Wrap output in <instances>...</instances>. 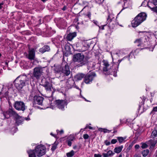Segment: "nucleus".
<instances>
[{
	"mask_svg": "<svg viewBox=\"0 0 157 157\" xmlns=\"http://www.w3.org/2000/svg\"><path fill=\"white\" fill-rule=\"evenodd\" d=\"M31 83V79L29 75H21L14 81V85L19 90H21L24 86Z\"/></svg>",
	"mask_w": 157,
	"mask_h": 157,
	"instance_id": "obj_1",
	"label": "nucleus"
},
{
	"mask_svg": "<svg viewBox=\"0 0 157 157\" xmlns=\"http://www.w3.org/2000/svg\"><path fill=\"white\" fill-rule=\"evenodd\" d=\"M50 134L52 135V136H53L54 137H55V136L52 133H51Z\"/></svg>",
	"mask_w": 157,
	"mask_h": 157,
	"instance_id": "obj_55",
	"label": "nucleus"
},
{
	"mask_svg": "<svg viewBox=\"0 0 157 157\" xmlns=\"http://www.w3.org/2000/svg\"><path fill=\"white\" fill-rule=\"evenodd\" d=\"M56 104L58 108L62 110H63L65 107H66L67 103L65 100H56Z\"/></svg>",
	"mask_w": 157,
	"mask_h": 157,
	"instance_id": "obj_11",
	"label": "nucleus"
},
{
	"mask_svg": "<svg viewBox=\"0 0 157 157\" xmlns=\"http://www.w3.org/2000/svg\"><path fill=\"white\" fill-rule=\"evenodd\" d=\"M99 157H101V155L99 154Z\"/></svg>",
	"mask_w": 157,
	"mask_h": 157,
	"instance_id": "obj_61",
	"label": "nucleus"
},
{
	"mask_svg": "<svg viewBox=\"0 0 157 157\" xmlns=\"http://www.w3.org/2000/svg\"><path fill=\"white\" fill-rule=\"evenodd\" d=\"M13 106L14 108L17 110L24 111L25 109V103L21 101H15Z\"/></svg>",
	"mask_w": 157,
	"mask_h": 157,
	"instance_id": "obj_6",
	"label": "nucleus"
},
{
	"mask_svg": "<svg viewBox=\"0 0 157 157\" xmlns=\"http://www.w3.org/2000/svg\"><path fill=\"white\" fill-rule=\"evenodd\" d=\"M105 145L107 146L109 145L110 144V142L108 141V140H105Z\"/></svg>",
	"mask_w": 157,
	"mask_h": 157,
	"instance_id": "obj_37",
	"label": "nucleus"
},
{
	"mask_svg": "<svg viewBox=\"0 0 157 157\" xmlns=\"http://www.w3.org/2000/svg\"><path fill=\"white\" fill-rule=\"evenodd\" d=\"M57 133H58V132H59L60 134H62L63 133V130H61L60 131H59V130H57Z\"/></svg>",
	"mask_w": 157,
	"mask_h": 157,
	"instance_id": "obj_44",
	"label": "nucleus"
},
{
	"mask_svg": "<svg viewBox=\"0 0 157 157\" xmlns=\"http://www.w3.org/2000/svg\"><path fill=\"white\" fill-rule=\"evenodd\" d=\"M61 71L66 76H67L70 75V71L69 66L67 63H65V64L60 67L59 71H57L58 72Z\"/></svg>",
	"mask_w": 157,
	"mask_h": 157,
	"instance_id": "obj_8",
	"label": "nucleus"
},
{
	"mask_svg": "<svg viewBox=\"0 0 157 157\" xmlns=\"http://www.w3.org/2000/svg\"><path fill=\"white\" fill-rule=\"evenodd\" d=\"M148 7L151 10L154 12L157 13V7H154L151 8L148 5Z\"/></svg>",
	"mask_w": 157,
	"mask_h": 157,
	"instance_id": "obj_29",
	"label": "nucleus"
},
{
	"mask_svg": "<svg viewBox=\"0 0 157 157\" xmlns=\"http://www.w3.org/2000/svg\"><path fill=\"white\" fill-rule=\"evenodd\" d=\"M88 128L89 129H93V128L90 126H88L87 125L86 127L85 128V129H86L87 128Z\"/></svg>",
	"mask_w": 157,
	"mask_h": 157,
	"instance_id": "obj_39",
	"label": "nucleus"
},
{
	"mask_svg": "<svg viewBox=\"0 0 157 157\" xmlns=\"http://www.w3.org/2000/svg\"><path fill=\"white\" fill-rule=\"evenodd\" d=\"M121 60H118V62L119 63V64L120 63V62H121Z\"/></svg>",
	"mask_w": 157,
	"mask_h": 157,
	"instance_id": "obj_56",
	"label": "nucleus"
},
{
	"mask_svg": "<svg viewBox=\"0 0 157 157\" xmlns=\"http://www.w3.org/2000/svg\"><path fill=\"white\" fill-rule=\"evenodd\" d=\"M54 148V149H55V148L54 147V146H53L52 148V149Z\"/></svg>",
	"mask_w": 157,
	"mask_h": 157,
	"instance_id": "obj_57",
	"label": "nucleus"
},
{
	"mask_svg": "<svg viewBox=\"0 0 157 157\" xmlns=\"http://www.w3.org/2000/svg\"><path fill=\"white\" fill-rule=\"evenodd\" d=\"M35 51L36 49L33 48L29 49L28 53L25 54L26 57L30 60H34L35 58Z\"/></svg>",
	"mask_w": 157,
	"mask_h": 157,
	"instance_id": "obj_9",
	"label": "nucleus"
},
{
	"mask_svg": "<svg viewBox=\"0 0 157 157\" xmlns=\"http://www.w3.org/2000/svg\"><path fill=\"white\" fill-rule=\"evenodd\" d=\"M153 3L155 5H157V0H153Z\"/></svg>",
	"mask_w": 157,
	"mask_h": 157,
	"instance_id": "obj_41",
	"label": "nucleus"
},
{
	"mask_svg": "<svg viewBox=\"0 0 157 157\" xmlns=\"http://www.w3.org/2000/svg\"><path fill=\"white\" fill-rule=\"evenodd\" d=\"M74 151L73 150H72L69 152L67 153V156L68 157H71L74 155Z\"/></svg>",
	"mask_w": 157,
	"mask_h": 157,
	"instance_id": "obj_24",
	"label": "nucleus"
},
{
	"mask_svg": "<svg viewBox=\"0 0 157 157\" xmlns=\"http://www.w3.org/2000/svg\"><path fill=\"white\" fill-rule=\"evenodd\" d=\"M44 98L40 96H35L34 98V102L35 104L42 105Z\"/></svg>",
	"mask_w": 157,
	"mask_h": 157,
	"instance_id": "obj_13",
	"label": "nucleus"
},
{
	"mask_svg": "<svg viewBox=\"0 0 157 157\" xmlns=\"http://www.w3.org/2000/svg\"><path fill=\"white\" fill-rule=\"evenodd\" d=\"M94 157H98V154H95L94 155Z\"/></svg>",
	"mask_w": 157,
	"mask_h": 157,
	"instance_id": "obj_54",
	"label": "nucleus"
},
{
	"mask_svg": "<svg viewBox=\"0 0 157 157\" xmlns=\"http://www.w3.org/2000/svg\"><path fill=\"white\" fill-rule=\"evenodd\" d=\"M82 98H83L85 100V101H90H90H88V100H86V99L85 98H84V97H82Z\"/></svg>",
	"mask_w": 157,
	"mask_h": 157,
	"instance_id": "obj_51",
	"label": "nucleus"
},
{
	"mask_svg": "<svg viewBox=\"0 0 157 157\" xmlns=\"http://www.w3.org/2000/svg\"><path fill=\"white\" fill-rule=\"evenodd\" d=\"M139 145L138 144H136L135 146V148L136 149H139Z\"/></svg>",
	"mask_w": 157,
	"mask_h": 157,
	"instance_id": "obj_42",
	"label": "nucleus"
},
{
	"mask_svg": "<svg viewBox=\"0 0 157 157\" xmlns=\"http://www.w3.org/2000/svg\"><path fill=\"white\" fill-rule=\"evenodd\" d=\"M114 72L115 73L114 74L113 76L115 77H116L117 76L116 72L115 71H114Z\"/></svg>",
	"mask_w": 157,
	"mask_h": 157,
	"instance_id": "obj_52",
	"label": "nucleus"
},
{
	"mask_svg": "<svg viewBox=\"0 0 157 157\" xmlns=\"http://www.w3.org/2000/svg\"><path fill=\"white\" fill-rule=\"evenodd\" d=\"M123 147L122 146H121L118 147H116L114 148V151L116 153H119L122 151Z\"/></svg>",
	"mask_w": 157,
	"mask_h": 157,
	"instance_id": "obj_20",
	"label": "nucleus"
},
{
	"mask_svg": "<svg viewBox=\"0 0 157 157\" xmlns=\"http://www.w3.org/2000/svg\"><path fill=\"white\" fill-rule=\"evenodd\" d=\"M149 152V150L148 149H146L142 151V153L143 156L144 157L147 156Z\"/></svg>",
	"mask_w": 157,
	"mask_h": 157,
	"instance_id": "obj_23",
	"label": "nucleus"
},
{
	"mask_svg": "<svg viewBox=\"0 0 157 157\" xmlns=\"http://www.w3.org/2000/svg\"><path fill=\"white\" fill-rule=\"evenodd\" d=\"M89 137V136L87 134H85L83 136V138L85 139H87Z\"/></svg>",
	"mask_w": 157,
	"mask_h": 157,
	"instance_id": "obj_36",
	"label": "nucleus"
},
{
	"mask_svg": "<svg viewBox=\"0 0 157 157\" xmlns=\"http://www.w3.org/2000/svg\"><path fill=\"white\" fill-rule=\"evenodd\" d=\"M76 36V33H70L67 35L66 38L68 40L71 41L74 37H75Z\"/></svg>",
	"mask_w": 157,
	"mask_h": 157,
	"instance_id": "obj_15",
	"label": "nucleus"
},
{
	"mask_svg": "<svg viewBox=\"0 0 157 157\" xmlns=\"http://www.w3.org/2000/svg\"><path fill=\"white\" fill-rule=\"evenodd\" d=\"M147 15L145 13L141 12L137 15L132 21V25L133 27H136L146 20Z\"/></svg>",
	"mask_w": 157,
	"mask_h": 157,
	"instance_id": "obj_2",
	"label": "nucleus"
},
{
	"mask_svg": "<svg viewBox=\"0 0 157 157\" xmlns=\"http://www.w3.org/2000/svg\"><path fill=\"white\" fill-rule=\"evenodd\" d=\"M103 65L105 66V67L103 68V71L104 74L106 75H110V72L107 69V67L109 66L108 62L103 60Z\"/></svg>",
	"mask_w": 157,
	"mask_h": 157,
	"instance_id": "obj_12",
	"label": "nucleus"
},
{
	"mask_svg": "<svg viewBox=\"0 0 157 157\" xmlns=\"http://www.w3.org/2000/svg\"><path fill=\"white\" fill-rule=\"evenodd\" d=\"M70 44L69 43L67 44L65 46V48L66 51H69L71 49V48L69 46Z\"/></svg>",
	"mask_w": 157,
	"mask_h": 157,
	"instance_id": "obj_27",
	"label": "nucleus"
},
{
	"mask_svg": "<svg viewBox=\"0 0 157 157\" xmlns=\"http://www.w3.org/2000/svg\"><path fill=\"white\" fill-rule=\"evenodd\" d=\"M99 131H100L101 132H103L104 133H106L107 132H110V131L108 130L105 129H103L101 128H99Z\"/></svg>",
	"mask_w": 157,
	"mask_h": 157,
	"instance_id": "obj_28",
	"label": "nucleus"
},
{
	"mask_svg": "<svg viewBox=\"0 0 157 157\" xmlns=\"http://www.w3.org/2000/svg\"><path fill=\"white\" fill-rule=\"evenodd\" d=\"M148 145L145 143H143L142 144L141 147L143 148H145L147 147Z\"/></svg>",
	"mask_w": 157,
	"mask_h": 157,
	"instance_id": "obj_32",
	"label": "nucleus"
},
{
	"mask_svg": "<svg viewBox=\"0 0 157 157\" xmlns=\"http://www.w3.org/2000/svg\"><path fill=\"white\" fill-rule=\"evenodd\" d=\"M117 142V140L113 139L111 140V143L112 144H115Z\"/></svg>",
	"mask_w": 157,
	"mask_h": 157,
	"instance_id": "obj_35",
	"label": "nucleus"
},
{
	"mask_svg": "<svg viewBox=\"0 0 157 157\" xmlns=\"http://www.w3.org/2000/svg\"><path fill=\"white\" fill-rule=\"evenodd\" d=\"M154 112H157V106L153 108L151 112V113H153Z\"/></svg>",
	"mask_w": 157,
	"mask_h": 157,
	"instance_id": "obj_33",
	"label": "nucleus"
},
{
	"mask_svg": "<svg viewBox=\"0 0 157 157\" xmlns=\"http://www.w3.org/2000/svg\"><path fill=\"white\" fill-rule=\"evenodd\" d=\"M1 56V54L0 53V56Z\"/></svg>",
	"mask_w": 157,
	"mask_h": 157,
	"instance_id": "obj_64",
	"label": "nucleus"
},
{
	"mask_svg": "<svg viewBox=\"0 0 157 157\" xmlns=\"http://www.w3.org/2000/svg\"><path fill=\"white\" fill-rule=\"evenodd\" d=\"M66 142L67 143L68 146H71V145L72 144V142L71 141H68L67 140H66Z\"/></svg>",
	"mask_w": 157,
	"mask_h": 157,
	"instance_id": "obj_34",
	"label": "nucleus"
},
{
	"mask_svg": "<svg viewBox=\"0 0 157 157\" xmlns=\"http://www.w3.org/2000/svg\"><path fill=\"white\" fill-rule=\"evenodd\" d=\"M15 118L16 119V123L18 125L21 124L23 121L24 120L23 118L19 115V117H16Z\"/></svg>",
	"mask_w": 157,
	"mask_h": 157,
	"instance_id": "obj_18",
	"label": "nucleus"
},
{
	"mask_svg": "<svg viewBox=\"0 0 157 157\" xmlns=\"http://www.w3.org/2000/svg\"><path fill=\"white\" fill-rule=\"evenodd\" d=\"M141 41V40L140 39H137V40H136L135 41V43H136V42H140Z\"/></svg>",
	"mask_w": 157,
	"mask_h": 157,
	"instance_id": "obj_45",
	"label": "nucleus"
},
{
	"mask_svg": "<svg viewBox=\"0 0 157 157\" xmlns=\"http://www.w3.org/2000/svg\"><path fill=\"white\" fill-rule=\"evenodd\" d=\"M122 157V155H120L119 156V157Z\"/></svg>",
	"mask_w": 157,
	"mask_h": 157,
	"instance_id": "obj_59",
	"label": "nucleus"
},
{
	"mask_svg": "<svg viewBox=\"0 0 157 157\" xmlns=\"http://www.w3.org/2000/svg\"><path fill=\"white\" fill-rule=\"evenodd\" d=\"M106 25H103L101 26V27L99 26V28L101 29L102 30H103L104 29V27Z\"/></svg>",
	"mask_w": 157,
	"mask_h": 157,
	"instance_id": "obj_40",
	"label": "nucleus"
},
{
	"mask_svg": "<svg viewBox=\"0 0 157 157\" xmlns=\"http://www.w3.org/2000/svg\"><path fill=\"white\" fill-rule=\"evenodd\" d=\"M102 155L104 157H108L109 156L107 153H102Z\"/></svg>",
	"mask_w": 157,
	"mask_h": 157,
	"instance_id": "obj_38",
	"label": "nucleus"
},
{
	"mask_svg": "<svg viewBox=\"0 0 157 157\" xmlns=\"http://www.w3.org/2000/svg\"><path fill=\"white\" fill-rule=\"evenodd\" d=\"M50 50L49 46L48 45L44 46L42 48L40 49L39 51L43 53L44 52L48 51Z\"/></svg>",
	"mask_w": 157,
	"mask_h": 157,
	"instance_id": "obj_17",
	"label": "nucleus"
},
{
	"mask_svg": "<svg viewBox=\"0 0 157 157\" xmlns=\"http://www.w3.org/2000/svg\"><path fill=\"white\" fill-rule=\"evenodd\" d=\"M42 86L44 87L45 89L47 91H52V83L46 81L42 85Z\"/></svg>",
	"mask_w": 157,
	"mask_h": 157,
	"instance_id": "obj_14",
	"label": "nucleus"
},
{
	"mask_svg": "<svg viewBox=\"0 0 157 157\" xmlns=\"http://www.w3.org/2000/svg\"><path fill=\"white\" fill-rule=\"evenodd\" d=\"M149 141L151 144V147H154L157 141L156 140H151Z\"/></svg>",
	"mask_w": 157,
	"mask_h": 157,
	"instance_id": "obj_22",
	"label": "nucleus"
},
{
	"mask_svg": "<svg viewBox=\"0 0 157 157\" xmlns=\"http://www.w3.org/2000/svg\"><path fill=\"white\" fill-rule=\"evenodd\" d=\"M84 58V56L83 54L78 53L73 56V60L75 62L80 63L79 67L82 66L85 64V63L83 62Z\"/></svg>",
	"mask_w": 157,
	"mask_h": 157,
	"instance_id": "obj_4",
	"label": "nucleus"
},
{
	"mask_svg": "<svg viewBox=\"0 0 157 157\" xmlns=\"http://www.w3.org/2000/svg\"><path fill=\"white\" fill-rule=\"evenodd\" d=\"M85 75L82 73H79L76 75L74 77V78L76 81L82 80L84 77Z\"/></svg>",
	"mask_w": 157,
	"mask_h": 157,
	"instance_id": "obj_16",
	"label": "nucleus"
},
{
	"mask_svg": "<svg viewBox=\"0 0 157 157\" xmlns=\"http://www.w3.org/2000/svg\"><path fill=\"white\" fill-rule=\"evenodd\" d=\"M116 132V131H114L113 132V133H115V132Z\"/></svg>",
	"mask_w": 157,
	"mask_h": 157,
	"instance_id": "obj_62",
	"label": "nucleus"
},
{
	"mask_svg": "<svg viewBox=\"0 0 157 157\" xmlns=\"http://www.w3.org/2000/svg\"><path fill=\"white\" fill-rule=\"evenodd\" d=\"M44 67H37L33 69V76L36 79L39 80L43 77V69Z\"/></svg>",
	"mask_w": 157,
	"mask_h": 157,
	"instance_id": "obj_3",
	"label": "nucleus"
},
{
	"mask_svg": "<svg viewBox=\"0 0 157 157\" xmlns=\"http://www.w3.org/2000/svg\"><path fill=\"white\" fill-rule=\"evenodd\" d=\"M25 119H26V120H28V119H27V118H25Z\"/></svg>",
	"mask_w": 157,
	"mask_h": 157,
	"instance_id": "obj_63",
	"label": "nucleus"
},
{
	"mask_svg": "<svg viewBox=\"0 0 157 157\" xmlns=\"http://www.w3.org/2000/svg\"><path fill=\"white\" fill-rule=\"evenodd\" d=\"M3 5V3H0V9H1L2 8V6Z\"/></svg>",
	"mask_w": 157,
	"mask_h": 157,
	"instance_id": "obj_49",
	"label": "nucleus"
},
{
	"mask_svg": "<svg viewBox=\"0 0 157 157\" xmlns=\"http://www.w3.org/2000/svg\"><path fill=\"white\" fill-rule=\"evenodd\" d=\"M54 148V149H55V148L54 147V146H53L52 148V149Z\"/></svg>",
	"mask_w": 157,
	"mask_h": 157,
	"instance_id": "obj_58",
	"label": "nucleus"
},
{
	"mask_svg": "<svg viewBox=\"0 0 157 157\" xmlns=\"http://www.w3.org/2000/svg\"><path fill=\"white\" fill-rule=\"evenodd\" d=\"M87 15L89 18H90L91 16V13L90 12H88Z\"/></svg>",
	"mask_w": 157,
	"mask_h": 157,
	"instance_id": "obj_46",
	"label": "nucleus"
},
{
	"mask_svg": "<svg viewBox=\"0 0 157 157\" xmlns=\"http://www.w3.org/2000/svg\"><path fill=\"white\" fill-rule=\"evenodd\" d=\"M113 18L114 17H113V14H109L108 16V17L107 18V21H108V22H111Z\"/></svg>",
	"mask_w": 157,
	"mask_h": 157,
	"instance_id": "obj_25",
	"label": "nucleus"
},
{
	"mask_svg": "<svg viewBox=\"0 0 157 157\" xmlns=\"http://www.w3.org/2000/svg\"><path fill=\"white\" fill-rule=\"evenodd\" d=\"M96 75L94 72H91L84 76V82L86 84L90 83L92 82L94 77L96 76Z\"/></svg>",
	"mask_w": 157,
	"mask_h": 157,
	"instance_id": "obj_10",
	"label": "nucleus"
},
{
	"mask_svg": "<svg viewBox=\"0 0 157 157\" xmlns=\"http://www.w3.org/2000/svg\"><path fill=\"white\" fill-rule=\"evenodd\" d=\"M3 114L5 117L7 118H8V116H7V115H9V117L13 116L15 118L16 117H19V115L14 110L12 107H9L7 111L4 112Z\"/></svg>",
	"mask_w": 157,
	"mask_h": 157,
	"instance_id": "obj_7",
	"label": "nucleus"
},
{
	"mask_svg": "<svg viewBox=\"0 0 157 157\" xmlns=\"http://www.w3.org/2000/svg\"><path fill=\"white\" fill-rule=\"evenodd\" d=\"M39 21L40 24H41L43 22L42 21L41 19H40Z\"/></svg>",
	"mask_w": 157,
	"mask_h": 157,
	"instance_id": "obj_50",
	"label": "nucleus"
},
{
	"mask_svg": "<svg viewBox=\"0 0 157 157\" xmlns=\"http://www.w3.org/2000/svg\"><path fill=\"white\" fill-rule=\"evenodd\" d=\"M146 99V98L145 97L143 96V100L144 101H145Z\"/></svg>",
	"mask_w": 157,
	"mask_h": 157,
	"instance_id": "obj_53",
	"label": "nucleus"
},
{
	"mask_svg": "<svg viewBox=\"0 0 157 157\" xmlns=\"http://www.w3.org/2000/svg\"><path fill=\"white\" fill-rule=\"evenodd\" d=\"M67 8V7L66 6H65L63 7L62 8V10L64 11Z\"/></svg>",
	"mask_w": 157,
	"mask_h": 157,
	"instance_id": "obj_47",
	"label": "nucleus"
},
{
	"mask_svg": "<svg viewBox=\"0 0 157 157\" xmlns=\"http://www.w3.org/2000/svg\"><path fill=\"white\" fill-rule=\"evenodd\" d=\"M93 22L96 25H97L98 21H97L94 20L93 21Z\"/></svg>",
	"mask_w": 157,
	"mask_h": 157,
	"instance_id": "obj_43",
	"label": "nucleus"
},
{
	"mask_svg": "<svg viewBox=\"0 0 157 157\" xmlns=\"http://www.w3.org/2000/svg\"><path fill=\"white\" fill-rule=\"evenodd\" d=\"M134 157H141V156H139L138 154H136L134 155Z\"/></svg>",
	"mask_w": 157,
	"mask_h": 157,
	"instance_id": "obj_48",
	"label": "nucleus"
},
{
	"mask_svg": "<svg viewBox=\"0 0 157 157\" xmlns=\"http://www.w3.org/2000/svg\"><path fill=\"white\" fill-rule=\"evenodd\" d=\"M35 151L37 156L40 157L45 154L46 148L44 146L39 145L36 147Z\"/></svg>",
	"mask_w": 157,
	"mask_h": 157,
	"instance_id": "obj_5",
	"label": "nucleus"
},
{
	"mask_svg": "<svg viewBox=\"0 0 157 157\" xmlns=\"http://www.w3.org/2000/svg\"><path fill=\"white\" fill-rule=\"evenodd\" d=\"M107 154H108L109 156H111L114 154V153L111 150L108 151L107 152Z\"/></svg>",
	"mask_w": 157,
	"mask_h": 157,
	"instance_id": "obj_31",
	"label": "nucleus"
},
{
	"mask_svg": "<svg viewBox=\"0 0 157 157\" xmlns=\"http://www.w3.org/2000/svg\"><path fill=\"white\" fill-rule=\"evenodd\" d=\"M74 139L75 137L73 136L72 135H70L67 138V140L71 142Z\"/></svg>",
	"mask_w": 157,
	"mask_h": 157,
	"instance_id": "obj_26",
	"label": "nucleus"
},
{
	"mask_svg": "<svg viewBox=\"0 0 157 157\" xmlns=\"http://www.w3.org/2000/svg\"><path fill=\"white\" fill-rule=\"evenodd\" d=\"M117 138L119 142L120 143L122 142L124 140V138L122 137H117Z\"/></svg>",
	"mask_w": 157,
	"mask_h": 157,
	"instance_id": "obj_30",
	"label": "nucleus"
},
{
	"mask_svg": "<svg viewBox=\"0 0 157 157\" xmlns=\"http://www.w3.org/2000/svg\"><path fill=\"white\" fill-rule=\"evenodd\" d=\"M29 157H36L35 150H29L27 151Z\"/></svg>",
	"mask_w": 157,
	"mask_h": 157,
	"instance_id": "obj_19",
	"label": "nucleus"
},
{
	"mask_svg": "<svg viewBox=\"0 0 157 157\" xmlns=\"http://www.w3.org/2000/svg\"><path fill=\"white\" fill-rule=\"evenodd\" d=\"M5 94H6V96L7 95V92H6Z\"/></svg>",
	"mask_w": 157,
	"mask_h": 157,
	"instance_id": "obj_60",
	"label": "nucleus"
},
{
	"mask_svg": "<svg viewBox=\"0 0 157 157\" xmlns=\"http://www.w3.org/2000/svg\"><path fill=\"white\" fill-rule=\"evenodd\" d=\"M151 137L153 138H155L157 136V131L156 130H154L151 134Z\"/></svg>",
	"mask_w": 157,
	"mask_h": 157,
	"instance_id": "obj_21",
	"label": "nucleus"
}]
</instances>
